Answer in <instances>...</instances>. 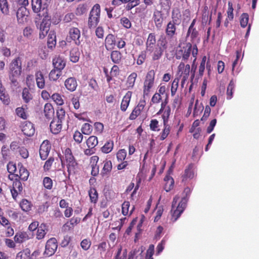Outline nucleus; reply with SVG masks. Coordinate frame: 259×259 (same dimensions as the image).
<instances>
[{"label": "nucleus", "mask_w": 259, "mask_h": 259, "mask_svg": "<svg viewBox=\"0 0 259 259\" xmlns=\"http://www.w3.org/2000/svg\"><path fill=\"white\" fill-rule=\"evenodd\" d=\"M191 189L189 187L186 188L183 194L185 196L182 198L181 200L178 203L180 199L179 196L176 195L173 199L171 205V220L175 222L180 217L182 212L185 209L187 205V202L188 199V197L191 193Z\"/></svg>", "instance_id": "1"}, {"label": "nucleus", "mask_w": 259, "mask_h": 259, "mask_svg": "<svg viewBox=\"0 0 259 259\" xmlns=\"http://www.w3.org/2000/svg\"><path fill=\"white\" fill-rule=\"evenodd\" d=\"M22 72V61L19 57L13 59L9 65V77L14 85L17 84V78Z\"/></svg>", "instance_id": "2"}, {"label": "nucleus", "mask_w": 259, "mask_h": 259, "mask_svg": "<svg viewBox=\"0 0 259 259\" xmlns=\"http://www.w3.org/2000/svg\"><path fill=\"white\" fill-rule=\"evenodd\" d=\"M167 40L165 36H161L158 40L156 47L147 51L153 61L159 60L162 56L164 50L167 48Z\"/></svg>", "instance_id": "3"}, {"label": "nucleus", "mask_w": 259, "mask_h": 259, "mask_svg": "<svg viewBox=\"0 0 259 259\" xmlns=\"http://www.w3.org/2000/svg\"><path fill=\"white\" fill-rule=\"evenodd\" d=\"M171 17L172 20L168 23L165 30L166 35L170 37H173L176 33V25L180 23L181 14L178 11L173 10Z\"/></svg>", "instance_id": "4"}, {"label": "nucleus", "mask_w": 259, "mask_h": 259, "mask_svg": "<svg viewBox=\"0 0 259 259\" xmlns=\"http://www.w3.org/2000/svg\"><path fill=\"white\" fill-rule=\"evenodd\" d=\"M155 72L149 70L146 74L143 84V96H148L151 89L154 86Z\"/></svg>", "instance_id": "5"}, {"label": "nucleus", "mask_w": 259, "mask_h": 259, "mask_svg": "<svg viewBox=\"0 0 259 259\" xmlns=\"http://www.w3.org/2000/svg\"><path fill=\"white\" fill-rule=\"evenodd\" d=\"M42 17L43 16L44 18L39 26V37L40 38H44L47 34L51 25V17L48 15L47 10L44 8L42 9Z\"/></svg>", "instance_id": "6"}, {"label": "nucleus", "mask_w": 259, "mask_h": 259, "mask_svg": "<svg viewBox=\"0 0 259 259\" xmlns=\"http://www.w3.org/2000/svg\"><path fill=\"white\" fill-rule=\"evenodd\" d=\"M64 156L69 175L74 173L77 163L69 148L66 149L64 152Z\"/></svg>", "instance_id": "7"}, {"label": "nucleus", "mask_w": 259, "mask_h": 259, "mask_svg": "<svg viewBox=\"0 0 259 259\" xmlns=\"http://www.w3.org/2000/svg\"><path fill=\"white\" fill-rule=\"evenodd\" d=\"M100 16V6L95 5L92 8L89 18L88 24L90 27L96 26L99 22Z\"/></svg>", "instance_id": "8"}, {"label": "nucleus", "mask_w": 259, "mask_h": 259, "mask_svg": "<svg viewBox=\"0 0 259 259\" xmlns=\"http://www.w3.org/2000/svg\"><path fill=\"white\" fill-rule=\"evenodd\" d=\"M29 11L25 7H19L16 12L17 22L19 24H24L28 21Z\"/></svg>", "instance_id": "9"}, {"label": "nucleus", "mask_w": 259, "mask_h": 259, "mask_svg": "<svg viewBox=\"0 0 259 259\" xmlns=\"http://www.w3.org/2000/svg\"><path fill=\"white\" fill-rule=\"evenodd\" d=\"M57 247V241L55 238L49 239L46 243L44 254L48 256L53 255L56 251Z\"/></svg>", "instance_id": "10"}, {"label": "nucleus", "mask_w": 259, "mask_h": 259, "mask_svg": "<svg viewBox=\"0 0 259 259\" xmlns=\"http://www.w3.org/2000/svg\"><path fill=\"white\" fill-rule=\"evenodd\" d=\"M51 146L48 140L44 141L40 146L39 155L41 159L45 160L50 153Z\"/></svg>", "instance_id": "11"}, {"label": "nucleus", "mask_w": 259, "mask_h": 259, "mask_svg": "<svg viewBox=\"0 0 259 259\" xmlns=\"http://www.w3.org/2000/svg\"><path fill=\"white\" fill-rule=\"evenodd\" d=\"M178 70L183 75V83L188 79L190 71V66L189 64L185 65L184 62H181L178 66Z\"/></svg>", "instance_id": "12"}, {"label": "nucleus", "mask_w": 259, "mask_h": 259, "mask_svg": "<svg viewBox=\"0 0 259 259\" xmlns=\"http://www.w3.org/2000/svg\"><path fill=\"white\" fill-rule=\"evenodd\" d=\"M18 166L19 169V174H14L16 177V180H17L18 179H20L24 181H26L29 177L28 171L21 164H19Z\"/></svg>", "instance_id": "13"}, {"label": "nucleus", "mask_w": 259, "mask_h": 259, "mask_svg": "<svg viewBox=\"0 0 259 259\" xmlns=\"http://www.w3.org/2000/svg\"><path fill=\"white\" fill-rule=\"evenodd\" d=\"M69 37L74 41L76 45H79L80 44V32L77 28L73 27L70 29Z\"/></svg>", "instance_id": "14"}, {"label": "nucleus", "mask_w": 259, "mask_h": 259, "mask_svg": "<svg viewBox=\"0 0 259 259\" xmlns=\"http://www.w3.org/2000/svg\"><path fill=\"white\" fill-rule=\"evenodd\" d=\"M48 231V226L46 224L41 223L36 233V238L37 240H41L45 238Z\"/></svg>", "instance_id": "15"}, {"label": "nucleus", "mask_w": 259, "mask_h": 259, "mask_svg": "<svg viewBox=\"0 0 259 259\" xmlns=\"http://www.w3.org/2000/svg\"><path fill=\"white\" fill-rule=\"evenodd\" d=\"M116 45V39L115 36L112 34H109L107 35L105 39V46L107 50L113 49Z\"/></svg>", "instance_id": "16"}, {"label": "nucleus", "mask_w": 259, "mask_h": 259, "mask_svg": "<svg viewBox=\"0 0 259 259\" xmlns=\"http://www.w3.org/2000/svg\"><path fill=\"white\" fill-rule=\"evenodd\" d=\"M50 127L52 133L57 134L59 133L62 130V122L56 119H54L50 123Z\"/></svg>", "instance_id": "17"}, {"label": "nucleus", "mask_w": 259, "mask_h": 259, "mask_svg": "<svg viewBox=\"0 0 259 259\" xmlns=\"http://www.w3.org/2000/svg\"><path fill=\"white\" fill-rule=\"evenodd\" d=\"M156 35L155 33H149L146 42V52L156 47Z\"/></svg>", "instance_id": "18"}, {"label": "nucleus", "mask_w": 259, "mask_h": 259, "mask_svg": "<svg viewBox=\"0 0 259 259\" xmlns=\"http://www.w3.org/2000/svg\"><path fill=\"white\" fill-rule=\"evenodd\" d=\"M22 131L23 134L28 137L32 136L35 133L33 125L30 122H26L22 126Z\"/></svg>", "instance_id": "19"}, {"label": "nucleus", "mask_w": 259, "mask_h": 259, "mask_svg": "<svg viewBox=\"0 0 259 259\" xmlns=\"http://www.w3.org/2000/svg\"><path fill=\"white\" fill-rule=\"evenodd\" d=\"M132 92L128 91L123 97L121 101L120 109L122 111H125L131 101Z\"/></svg>", "instance_id": "20"}, {"label": "nucleus", "mask_w": 259, "mask_h": 259, "mask_svg": "<svg viewBox=\"0 0 259 259\" xmlns=\"http://www.w3.org/2000/svg\"><path fill=\"white\" fill-rule=\"evenodd\" d=\"M194 177V172L193 169V165L190 164L185 170L184 174L182 177V181L186 182L188 180L192 179Z\"/></svg>", "instance_id": "21"}, {"label": "nucleus", "mask_w": 259, "mask_h": 259, "mask_svg": "<svg viewBox=\"0 0 259 259\" xmlns=\"http://www.w3.org/2000/svg\"><path fill=\"white\" fill-rule=\"evenodd\" d=\"M53 64L54 68L61 71L65 66V62L62 57L58 56L53 59Z\"/></svg>", "instance_id": "22"}, {"label": "nucleus", "mask_w": 259, "mask_h": 259, "mask_svg": "<svg viewBox=\"0 0 259 259\" xmlns=\"http://www.w3.org/2000/svg\"><path fill=\"white\" fill-rule=\"evenodd\" d=\"M153 19L157 28L161 27L163 22V14L160 11H156L153 14Z\"/></svg>", "instance_id": "23"}, {"label": "nucleus", "mask_w": 259, "mask_h": 259, "mask_svg": "<svg viewBox=\"0 0 259 259\" xmlns=\"http://www.w3.org/2000/svg\"><path fill=\"white\" fill-rule=\"evenodd\" d=\"M32 9L34 13H39L38 16L42 17L43 12H41V0H31Z\"/></svg>", "instance_id": "24"}, {"label": "nucleus", "mask_w": 259, "mask_h": 259, "mask_svg": "<svg viewBox=\"0 0 259 259\" xmlns=\"http://www.w3.org/2000/svg\"><path fill=\"white\" fill-rule=\"evenodd\" d=\"M65 85L67 90L72 92L77 87V82L74 77H69L65 81Z\"/></svg>", "instance_id": "25"}, {"label": "nucleus", "mask_w": 259, "mask_h": 259, "mask_svg": "<svg viewBox=\"0 0 259 259\" xmlns=\"http://www.w3.org/2000/svg\"><path fill=\"white\" fill-rule=\"evenodd\" d=\"M80 222V219L78 218H73L70 219L69 223L65 224L62 228L64 231H67L72 229L74 225H77Z\"/></svg>", "instance_id": "26"}, {"label": "nucleus", "mask_w": 259, "mask_h": 259, "mask_svg": "<svg viewBox=\"0 0 259 259\" xmlns=\"http://www.w3.org/2000/svg\"><path fill=\"white\" fill-rule=\"evenodd\" d=\"M35 79L37 86L39 89H43L45 85V80L42 73L38 71L35 73Z\"/></svg>", "instance_id": "27"}, {"label": "nucleus", "mask_w": 259, "mask_h": 259, "mask_svg": "<svg viewBox=\"0 0 259 259\" xmlns=\"http://www.w3.org/2000/svg\"><path fill=\"white\" fill-rule=\"evenodd\" d=\"M164 180L165 182L164 190L166 192H169L174 188V180L170 176L167 175L165 177Z\"/></svg>", "instance_id": "28"}, {"label": "nucleus", "mask_w": 259, "mask_h": 259, "mask_svg": "<svg viewBox=\"0 0 259 259\" xmlns=\"http://www.w3.org/2000/svg\"><path fill=\"white\" fill-rule=\"evenodd\" d=\"M29 239V236L26 232H19L16 233L14 237V240L17 243H22Z\"/></svg>", "instance_id": "29"}, {"label": "nucleus", "mask_w": 259, "mask_h": 259, "mask_svg": "<svg viewBox=\"0 0 259 259\" xmlns=\"http://www.w3.org/2000/svg\"><path fill=\"white\" fill-rule=\"evenodd\" d=\"M187 48L181 49V54L182 55V60L184 61H187L188 59L191 52V45L190 44H187Z\"/></svg>", "instance_id": "30"}, {"label": "nucleus", "mask_w": 259, "mask_h": 259, "mask_svg": "<svg viewBox=\"0 0 259 259\" xmlns=\"http://www.w3.org/2000/svg\"><path fill=\"white\" fill-rule=\"evenodd\" d=\"M45 116L47 118H50L54 113V108L50 103H47L44 106Z\"/></svg>", "instance_id": "31"}, {"label": "nucleus", "mask_w": 259, "mask_h": 259, "mask_svg": "<svg viewBox=\"0 0 259 259\" xmlns=\"http://www.w3.org/2000/svg\"><path fill=\"white\" fill-rule=\"evenodd\" d=\"M110 58L114 63L118 64L121 60L122 55L118 51H113L111 53Z\"/></svg>", "instance_id": "32"}, {"label": "nucleus", "mask_w": 259, "mask_h": 259, "mask_svg": "<svg viewBox=\"0 0 259 259\" xmlns=\"http://www.w3.org/2000/svg\"><path fill=\"white\" fill-rule=\"evenodd\" d=\"M86 143L89 149H93L98 143V140L97 137L94 136H90L87 140Z\"/></svg>", "instance_id": "33"}, {"label": "nucleus", "mask_w": 259, "mask_h": 259, "mask_svg": "<svg viewBox=\"0 0 259 259\" xmlns=\"http://www.w3.org/2000/svg\"><path fill=\"white\" fill-rule=\"evenodd\" d=\"M137 77V74L136 72H133L128 76L126 81L128 89H132L134 87Z\"/></svg>", "instance_id": "34"}, {"label": "nucleus", "mask_w": 259, "mask_h": 259, "mask_svg": "<svg viewBox=\"0 0 259 259\" xmlns=\"http://www.w3.org/2000/svg\"><path fill=\"white\" fill-rule=\"evenodd\" d=\"M22 99L26 103H28L32 99V96L27 88L23 90Z\"/></svg>", "instance_id": "35"}, {"label": "nucleus", "mask_w": 259, "mask_h": 259, "mask_svg": "<svg viewBox=\"0 0 259 259\" xmlns=\"http://www.w3.org/2000/svg\"><path fill=\"white\" fill-rule=\"evenodd\" d=\"M61 75V70L55 68L50 72L49 74V78L50 80L56 81L60 77Z\"/></svg>", "instance_id": "36"}, {"label": "nucleus", "mask_w": 259, "mask_h": 259, "mask_svg": "<svg viewBox=\"0 0 259 259\" xmlns=\"http://www.w3.org/2000/svg\"><path fill=\"white\" fill-rule=\"evenodd\" d=\"M89 195L91 201L96 203L98 200V194L97 190L95 188H91L89 191Z\"/></svg>", "instance_id": "37"}, {"label": "nucleus", "mask_w": 259, "mask_h": 259, "mask_svg": "<svg viewBox=\"0 0 259 259\" xmlns=\"http://www.w3.org/2000/svg\"><path fill=\"white\" fill-rule=\"evenodd\" d=\"M162 113V118L163 119V123H167L171 113V109L170 107L167 106L165 108V109L163 110Z\"/></svg>", "instance_id": "38"}, {"label": "nucleus", "mask_w": 259, "mask_h": 259, "mask_svg": "<svg viewBox=\"0 0 259 259\" xmlns=\"http://www.w3.org/2000/svg\"><path fill=\"white\" fill-rule=\"evenodd\" d=\"M20 205L21 209L24 211L27 212L31 210V203L26 199L22 200L20 204Z\"/></svg>", "instance_id": "39"}, {"label": "nucleus", "mask_w": 259, "mask_h": 259, "mask_svg": "<svg viewBox=\"0 0 259 259\" xmlns=\"http://www.w3.org/2000/svg\"><path fill=\"white\" fill-rule=\"evenodd\" d=\"M113 147V142L112 141H108L102 147V151L105 153H108L112 151Z\"/></svg>", "instance_id": "40"}, {"label": "nucleus", "mask_w": 259, "mask_h": 259, "mask_svg": "<svg viewBox=\"0 0 259 259\" xmlns=\"http://www.w3.org/2000/svg\"><path fill=\"white\" fill-rule=\"evenodd\" d=\"M112 165L111 161H106L104 162V166L102 171L103 175L108 174L112 169Z\"/></svg>", "instance_id": "41"}, {"label": "nucleus", "mask_w": 259, "mask_h": 259, "mask_svg": "<svg viewBox=\"0 0 259 259\" xmlns=\"http://www.w3.org/2000/svg\"><path fill=\"white\" fill-rule=\"evenodd\" d=\"M0 9L4 14L7 15L9 14V10L7 0H0Z\"/></svg>", "instance_id": "42"}, {"label": "nucleus", "mask_w": 259, "mask_h": 259, "mask_svg": "<svg viewBox=\"0 0 259 259\" xmlns=\"http://www.w3.org/2000/svg\"><path fill=\"white\" fill-rule=\"evenodd\" d=\"M235 88V83L233 80H231L227 90V99L228 100L231 99L233 96V91Z\"/></svg>", "instance_id": "43"}, {"label": "nucleus", "mask_w": 259, "mask_h": 259, "mask_svg": "<svg viewBox=\"0 0 259 259\" xmlns=\"http://www.w3.org/2000/svg\"><path fill=\"white\" fill-rule=\"evenodd\" d=\"M92 126L89 123H84L81 127V131L83 134L89 135L92 133Z\"/></svg>", "instance_id": "44"}, {"label": "nucleus", "mask_w": 259, "mask_h": 259, "mask_svg": "<svg viewBox=\"0 0 259 259\" xmlns=\"http://www.w3.org/2000/svg\"><path fill=\"white\" fill-rule=\"evenodd\" d=\"M164 129L161 134L160 139L161 140H164L169 134L170 132V126L167 124V123H163Z\"/></svg>", "instance_id": "45"}, {"label": "nucleus", "mask_w": 259, "mask_h": 259, "mask_svg": "<svg viewBox=\"0 0 259 259\" xmlns=\"http://www.w3.org/2000/svg\"><path fill=\"white\" fill-rule=\"evenodd\" d=\"M29 255L30 251L26 249L18 253L16 259H29Z\"/></svg>", "instance_id": "46"}, {"label": "nucleus", "mask_w": 259, "mask_h": 259, "mask_svg": "<svg viewBox=\"0 0 259 259\" xmlns=\"http://www.w3.org/2000/svg\"><path fill=\"white\" fill-rule=\"evenodd\" d=\"M87 11V5L85 4H80L79 5L75 11V13L78 16H80Z\"/></svg>", "instance_id": "47"}, {"label": "nucleus", "mask_w": 259, "mask_h": 259, "mask_svg": "<svg viewBox=\"0 0 259 259\" xmlns=\"http://www.w3.org/2000/svg\"><path fill=\"white\" fill-rule=\"evenodd\" d=\"M206 61V57L204 56L202 59L201 62L199 67L198 76L200 77H202L203 75L205 67Z\"/></svg>", "instance_id": "48"}, {"label": "nucleus", "mask_w": 259, "mask_h": 259, "mask_svg": "<svg viewBox=\"0 0 259 259\" xmlns=\"http://www.w3.org/2000/svg\"><path fill=\"white\" fill-rule=\"evenodd\" d=\"M57 118H56V119L63 122L64 121L65 117V110L62 107L59 108L57 111Z\"/></svg>", "instance_id": "49"}, {"label": "nucleus", "mask_w": 259, "mask_h": 259, "mask_svg": "<svg viewBox=\"0 0 259 259\" xmlns=\"http://www.w3.org/2000/svg\"><path fill=\"white\" fill-rule=\"evenodd\" d=\"M79 52L76 49H73L70 51V60L72 62L75 63L78 61L79 59Z\"/></svg>", "instance_id": "50"}, {"label": "nucleus", "mask_w": 259, "mask_h": 259, "mask_svg": "<svg viewBox=\"0 0 259 259\" xmlns=\"http://www.w3.org/2000/svg\"><path fill=\"white\" fill-rule=\"evenodd\" d=\"M52 100L58 105H62L64 104V101L61 96L59 94H54L52 96Z\"/></svg>", "instance_id": "51"}, {"label": "nucleus", "mask_w": 259, "mask_h": 259, "mask_svg": "<svg viewBox=\"0 0 259 259\" xmlns=\"http://www.w3.org/2000/svg\"><path fill=\"white\" fill-rule=\"evenodd\" d=\"M249 16L247 13H243L240 17V25L242 27H245L248 22Z\"/></svg>", "instance_id": "52"}, {"label": "nucleus", "mask_w": 259, "mask_h": 259, "mask_svg": "<svg viewBox=\"0 0 259 259\" xmlns=\"http://www.w3.org/2000/svg\"><path fill=\"white\" fill-rule=\"evenodd\" d=\"M142 107V109L143 108V105H139L132 111L130 116V119L131 120L135 119L140 113V108Z\"/></svg>", "instance_id": "53"}, {"label": "nucleus", "mask_w": 259, "mask_h": 259, "mask_svg": "<svg viewBox=\"0 0 259 259\" xmlns=\"http://www.w3.org/2000/svg\"><path fill=\"white\" fill-rule=\"evenodd\" d=\"M179 80L178 78H175L172 82L170 90L171 95L172 96H175L177 91V89L179 86Z\"/></svg>", "instance_id": "54"}, {"label": "nucleus", "mask_w": 259, "mask_h": 259, "mask_svg": "<svg viewBox=\"0 0 259 259\" xmlns=\"http://www.w3.org/2000/svg\"><path fill=\"white\" fill-rule=\"evenodd\" d=\"M44 187L47 189H51L53 186V181L49 177H45L43 180Z\"/></svg>", "instance_id": "55"}, {"label": "nucleus", "mask_w": 259, "mask_h": 259, "mask_svg": "<svg viewBox=\"0 0 259 259\" xmlns=\"http://www.w3.org/2000/svg\"><path fill=\"white\" fill-rule=\"evenodd\" d=\"M116 156L118 161H122L126 156V151L125 149H120L117 153Z\"/></svg>", "instance_id": "56"}, {"label": "nucleus", "mask_w": 259, "mask_h": 259, "mask_svg": "<svg viewBox=\"0 0 259 259\" xmlns=\"http://www.w3.org/2000/svg\"><path fill=\"white\" fill-rule=\"evenodd\" d=\"M83 137L82 133H81L78 131H75L73 134V139L78 144L81 143L83 140Z\"/></svg>", "instance_id": "57"}, {"label": "nucleus", "mask_w": 259, "mask_h": 259, "mask_svg": "<svg viewBox=\"0 0 259 259\" xmlns=\"http://www.w3.org/2000/svg\"><path fill=\"white\" fill-rule=\"evenodd\" d=\"M16 114L22 119H25L27 118V114L23 107H18L16 109Z\"/></svg>", "instance_id": "58"}, {"label": "nucleus", "mask_w": 259, "mask_h": 259, "mask_svg": "<svg viewBox=\"0 0 259 259\" xmlns=\"http://www.w3.org/2000/svg\"><path fill=\"white\" fill-rule=\"evenodd\" d=\"M146 53L147 52H146V51H142L139 54L137 60V64L138 65H142L144 62L146 58Z\"/></svg>", "instance_id": "59"}, {"label": "nucleus", "mask_w": 259, "mask_h": 259, "mask_svg": "<svg viewBox=\"0 0 259 259\" xmlns=\"http://www.w3.org/2000/svg\"><path fill=\"white\" fill-rule=\"evenodd\" d=\"M91 245V242L89 239H84L80 243V246L84 250H88Z\"/></svg>", "instance_id": "60"}, {"label": "nucleus", "mask_w": 259, "mask_h": 259, "mask_svg": "<svg viewBox=\"0 0 259 259\" xmlns=\"http://www.w3.org/2000/svg\"><path fill=\"white\" fill-rule=\"evenodd\" d=\"M228 19L231 21L233 19V8L232 3L231 2L228 3V9L227 11Z\"/></svg>", "instance_id": "61"}, {"label": "nucleus", "mask_w": 259, "mask_h": 259, "mask_svg": "<svg viewBox=\"0 0 259 259\" xmlns=\"http://www.w3.org/2000/svg\"><path fill=\"white\" fill-rule=\"evenodd\" d=\"M154 252V246L153 244L150 245L148 250H147L146 259H153L152 256Z\"/></svg>", "instance_id": "62"}, {"label": "nucleus", "mask_w": 259, "mask_h": 259, "mask_svg": "<svg viewBox=\"0 0 259 259\" xmlns=\"http://www.w3.org/2000/svg\"><path fill=\"white\" fill-rule=\"evenodd\" d=\"M13 189H15V191L21 193L23 190V187L21 183L17 180L13 183Z\"/></svg>", "instance_id": "63"}, {"label": "nucleus", "mask_w": 259, "mask_h": 259, "mask_svg": "<svg viewBox=\"0 0 259 259\" xmlns=\"http://www.w3.org/2000/svg\"><path fill=\"white\" fill-rule=\"evenodd\" d=\"M158 121L156 119H152L150 121V127L152 131H158Z\"/></svg>", "instance_id": "64"}]
</instances>
